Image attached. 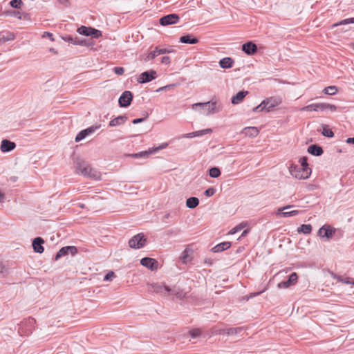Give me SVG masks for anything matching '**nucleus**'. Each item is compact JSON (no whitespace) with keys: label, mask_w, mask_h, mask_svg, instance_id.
Returning <instances> with one entry per match:
<instances>
[{"label":"nucleus","mask_w":354,"mask_h":354,"mask_svg":"<svg viewBox=\"0 0 354 354\" xmlns=\"http://www.w3.org/2000/svg\"><path fill=\"white\" fill-rule=\"evenodd\" d=\"M142 266L150 269L151 271L156 270L158 268V262L153 258L144 257L140 260Z\"/></svg>","instance_id":"nucleus-14"},{"label":"nucleus","mask_w":354,"mask_h":354,"mask_svg":"<svg viewBox=\"0 0 354 354\" xmlns=\"http://www.w3.org/2000/svg\"><path fill=\"white\" fill-rule=\"evenodd\" d=\"M158 54H159V55H162V54L169 53L171 52L170 50H169L166 48H160L158 47Z\"/></svg>","instance_id":"nucleus-57"},{"label":"nucleus","mask_w":354,"mask_h":354,"mask_svg":"<svg viewBox=\"0 0 354 354\" xmlns=\"http://www.w3.org/2000/svg\"><path fill=\"white\" fill-rule=\"evenodd\" d=\"M246 225V223H241L239 225H236L235 227L232 229L230 232V234H233L239 231H241L242 229H243Z\"/></svg>","instance_id":"nucleus-47"},{"label":"nucleus","mask_w":354,"mask_h":354,"mask_svg":"<svg viewBox=\"0 0 354 354\" xmlns=\"http://www.w3.org/2000/svg\"><path fill=\"white\" fill-rule=\"evenodd\" d=\"M281 100L277 97H269L262 101V105L266 107V111H270L272 108L278 106Z\"/></svg>","instance_id":"nucleus-16"},{"label":"nucleus","mask_w":354,"mask_h":354,"mask_svg":"<svg viewBox=\"0 0 354 354\" xmlns=\"http://www.w3.org/2000/svg\"><path fill=\"white\" fill-rule=\"evenodd\" d=\"M158 47H156L155 49L150 53H148L147 57L145 59V62L150 61L151 59H153L156 57L158 56L159 54H158Z\"/></svg>","instance_id":"nucleus-37"},{"label":"nucleus","mask_w":354,"mask_h":354,"mask_svg":"<svg viewBox=\"0 0 354 354\" xmlns=\"http://www.w3.org/2000/svg\"><path fill=\"white\" fill-rule=\"evenodd\" d=\"M100 127H101V124H95V125H93L91 127H89L88 128L85 129L84 130L86 132V135L88 136L93 133L96 130L100 129Z\"/></svg>","instance_id":"nucleus-41"},{"label":"nucleus","mask_w":354,"mask_h":354,"mask_svg":"<svg viewBox=\"0 0 354 354\" xmlns=\"http://www.w3.org/2000/svg\"><path fill=\"white\" fill-rule=\"evenodd\" d=\"M156 78V72L150 70L142 73L138 77V82L140 84H145L152 81Z\"/></svg>","instance_id":"nucleus-11"},{"label":"nucleus","mask_w":354,"mask_h":354,"mask_svg":"<svg viewBox=\"0 0 354 354\" xmlns=\"http://www.w3.org/2000/svg\"><path fill=\"white\" fill-rule=\"evenodd\" d=\"M336 230L328 225H324L318 230V235L329 239L333 237Z\"/></svg>","instance_id":"nucleus-13"},{"label":"nucleus","mask_w":354,"mask_h":354,"mask_svg":"<svg viewBox=\"0 0 354 354\" xmlns=\"http://www.w3.org/2000/svg\"><path fill=\"white\" fill-rule=\"evenodd\" d=\"M77 31L80 35L91 36L92 38L95 39L102 36V32L100 30L92 27H86L85 26H81L77 28Z\"/></svg>","instance_id":"nucleus-6"},{"label":"nucleus","mask_w":354,"mask_h":354,"mask_svg":"<svg viewBox=\"0 0 354 354\" xmlns=\"http://www.w3.org/2000/svg\"><path fill=\"white\" fill-rule=\"evenodd\" d=\"M180 259L183 263H187V262L190 261L192 259L191 257L188 254L187 250H185L183 252Z\"/></svg>","instance_id":"nucleus-38"},{"label":"nucleus","mask_w":354,"mask_h":354,"mask_svg":"<svg viewBox=\"0 0 354 354\" xmlns=\"http://www.w3.org/2000/svg\"><path fill=\"white\" fill-rule=\"evenodd\" d=\"M147 239L144 234L139 233L129 241V246L133 249H140L145 245Z\"/></svg>","instance_id":"nucleus-4"},{"label":"nucleus","mask_w":354,"mask_h":354,"mask_svg":"<svg viewBox=\"0 0 354 354\" xmlns=\"http://www.w3.org/2000/svg\"><path fill=\"white\" fill-rule=\"evenodd\" d=\"M171 294L175 295L176 298L182 300L186 298L187 292H185L182 289L179 288H174L171 289Z\"/></svg>","instance_id":"nucleus-27"},{"label":"nucleus","mask_w":354,"mask_h":354,"mask_svg":"<svg viewBox=\"0 0 354 354\" xmlns=\"http://www.w3.org/2000/svg\"><path fill=\"white\" fill-rule=\"evenodd\" d=\"M115 277V274L113 271L109 272L104 277V281H111L112 278Z\"/></svg>","instance_id":"nucleus-52"},{"label":"nucleus","mask_w":354,"mask_h":354,"mask_svg":"<svg viewBox=\"0 0 354 354\" xmlns=\"http://www.w3.org/2000/svg\"><path fill=\"white\" fill-rule=\"evenodd\" d=\"M291 285V283L288 281H283L280 283H278V288H289Z\"/></svg>","instance_id":"nucleus-49"},{"label":"nucleus","mask_w":354,"mask_h":354,"mask_svg":"<svg viewBox=\"0 0 354 354\" xmlns=\"http://www.w3.org/2000/svg\"><path fill=\"white\" fill-rule=\"evenodd\" d=\"M231 246V243L229 241L223 242L217 244L214 248H212V251L213 252H223Z\"/></svg>","instance_id":"nucleus-23"},{"label":"nucleus","mask_w":354,"mask_h":354,"mask_svg":"<svg viewBox=\"0 0 354 354\" xmlns=\"http://www.w3.org/2000/svg\"><path fill=\"white\" fill-rule=\"evenodd\" d=\"M16 147V144L9 140L4 139L1 143V151L2 152H9L12 151Z\"/></svg>","instance_id":"nucleus-18"},{"label":"nucleus","mask_w":354,"mask_h":354,"mask_svg":"<svg viewBox=\"0 0 354 354\" xmlns=\"http://www.w3.org/2000/svg\"><path fill=\"white\" fill-rule=\"evenodd\" d=\"M262 292H263V291H260V292L252 293V294H251L250 297H256L257 295H259Z\"/></svg>","instance_id":"nucleus-64"},{"label":"nucleus","mask_w":354,"mask_h":354,"mask_svg":"<svg viewBox=\"0 0 354 354\" xmlns=\"http://www.w3.org/2000/svg\"><path fill=\"white\" fill-rule=\"evenodd\" d=\"M199 204V200L198 198L192 196L189 197L186 201V205L187 207L190 209H194Z\"/></svg>","instance_id":"nucleus-29"},{"label":"nucleus","mask_w":354,"mask_h":354,"mask_svg":"<svg viewBox=\"0 0 354 354\" xmlns=\"http://www.w3.org/2000/svg\"><path fill=\"white\" fill-rule=\"evenodd\" d=\"M248 94V91H239L232 97L231 102L233 104H237L240 103Z\"/></svg>","instance_id":"nucleus-22"},{"label":"nucleus","mask_w":354,"mask_h":354,"mask_svg":"<svg viewBox=\"0 0 354 354\" xmlns=\"http://www.w3.org/2000/svg\"><path fill=\"white\" fill-rule=\"evenodd\" d=\"M183 137L188 138H192L196 137L195 131L186 133L183 136Z\"/></svg>","instance_id":"nucleus-58"},{"label":"nucleus","mask_w":354,"mask_h":354,"mask_svg":"<svg viewBox=\"0 0 354 354\" xmlns=\"http://www.w3.org/2000/svg\"><path fill=\"white\" fill-rule=\"evenodd\" d=\"M170 62V57L169 56H164L161 59V62L166 65L169 64Z\"/></svg>","instance_id":"nucleus-56"},{"label":"nucleus","mask_w":354,"mask_h":354,"mask_svg":"<svg viewBox=\"0 0 354 354\" xmlns=\"http://www.w3.org/2000/svg\"><path fill=\"white\" fill-rule=\"evenodd\" d=\"M10 5L14 8H21L23 1L21 0H11Z\"/></svg>","instance_id":"nucleus-44"},{"label":"nucleus","mask_w":354,"mask_h":354,"mask_svg":"<svg viewBox=\"0 0 354 354\" xmlns=\"http://www.w3.org/2000/svg\"><path fill=\"white\" fill-rule=\"evenodd\" d=\"M87 136L86 132L83 129L80 132L78 133V134L75 137V142H78L81 141L82 140L84 139Z\"/></svg>","instance_id":"nucleus-46"},{"label":"nucleus","mask_w":354,"mask_h":354,"mask_svg":"<svg viewBox=\"0 0 354 354\" xmlns=\"http://www.w3.org/2000/svg\"><path fill=\"white\" fill-rule=\"evenodd\" d=\"M322 133L323 136L328 138H333L334 136L333 131L331 129L327 128L326 127H323V131Z\"/></svg>","instance_id":"nucleus-42"},{"label":"nucleus","mask_w":354,"mask_h":354,"mask_svg":"<svg viewBox=\"0 0 354 354\" xmlns=\"http://www.w3.org/2000/svg\"><path fill=\"white\" fill-rule=\"evenodd\" d=\"M346 142L347 144H352L354 145V137L353 138H348L346 140Z\"/></svg>","instance_id":"nucleus-59"},{"label":"nucleus","mask_w":354,"mask_h":354,"mask_svg":"<svg viewBox=\"0 0 354 354\" xmlns=\"http://www.w3.org/2000/svg\"><path fill=\"white\" fill-rule=\"evenodd\" d=\"M4 201V194L0 191V203Z\"/></svg>","instance_id":"nucleus-63"},{"label":"nucleus","mask_w":354,"mask_h":354,"mask_svg":"<svg viewBox=\"0 0 354 354\" xmlns=\"http://www.w3.org/2000/svg\"><path fill=\"white\" fill-rule=\"evenodd\" d=\"M44 34H46L48 36V37H49L52 41L54 40V39L53 37V34L48 32H46Z\"/></svg>","instance_id":"nucleus-62"},{"label":"nucleus","mask_w":354,"mask_h":354,"mask_svg":"<svg viewBox=\"0 0 354 354\" xmlns=\"http://www.w3.org/2000/svg\"><path fill=\"white\" fill-rule=\"evenodd\" d=\"M76 170L82 175L89 178L100 180L101 179V174L100 171L92 168L87 162L77 159L76 161Z\"/></svg>","instance_id":"nucleus-2"},{"label":"nucleus","mask_w":354,"mask_h":354,"mask_svg":"<svg viewBox=\"0 0 354 354\" xmlns=\"http://www.w3.org/2000/svg\"><path fill=\"white\" fill-rule=\"evenodd\" d=\"M57 1L66 8H68L71 6L69 0H57Z\"/></svg>","instance_id":"nucleus-54"},{"label":"nucleus","mask_w":354,"mask_h":354,"mask_svg":"<svg viewBox=\"0 0 354 354\" xmlns=\"http://www.w3.org/2000/svg\"><path fill=\"white\" fill-rule=\"evenodd\" d=\"M180 42L183 44H196L198 42V39L192 35L187 34L180 37Z\"/></svg>","instance_id":"nucleus-19"},{"label":"nucleus","mask_w":354,"mask_h":354,"mask_svg":"<svg viewBox=\"0 0 354 354\" xmlns=\"http://www.w3.org/2000/svg\"><path fill=\"white\" fill-rule=\"evenodd\" d=\"M127 120V118L125 115H120L109 122L110 127H115L120 125L125 122Z\"/></svg>","instance_id":"nucleus-26"},{"label":"nucleus","mask_w":354,"mask_h":354,"mask_svg":"<svg viewBox=\"0 0 354 354\" xmlns=\"http://www.w3.org/2000/svg\"><path fill=\"white\" fill-rule=\"evenodd\" d=\"M323 92L326 95H333L337 92V88L335 86H329L326 87Z\"/></svg>","instance_id":"nucleus-35"},{"label":"nucleus","mask_w":354,"mask_h":354,"mask_svg":"<svg viewBox=\"0 0 354 354\" xmlns=\"http://www.w3.org/2000/svg\"><path fill=\"white\" fill-rule=\"evenodd\" d=\"M301 110L306 111H318V103L307 105L306 106L302 107Z\"/></svg>","instance_id":"nucleus-39"},{"label":"nucleus","mask_w":354,"mask_h":354,"mask_svg":"<svg viewBox=\"0 0 354 354\" xmlns=\"http://www.w3.org/2000/svg\"><path fill=\"white\" fill-rule=\"evenodd\" d=\"M209 175L212 178H218L221 176V172L218 167H211L209 171Z\"/></svg>","instance_id":"nucleus-33"},{"label":"nucleus","mask_w":354,"mask_h":354,"mask_svg":"<svg viewBox=\"0 0 354 354\" xmlns=\"http://www.w3.org/2000/svg\"><path fill=\"white\" fill-rule=\"evenodd\" d=\"M243 330V327H237V328H227L226 335H234L239 333Z\"/></svg>","instance_id":"nucleus-36"},{"label":"nucleus","mask_w":354,"mask_h":354,"mask_svg":"<svg viewBox=\"0 0 354 354\" xmlns=\"http://www.w3.org/2000/svg\"><path fill=\"white\" fill-rule=\"evenodd\" d=\"M233 59L229 57H224L219 61V66L222 68H230L233 66Z\"/></svg>","instance_id":"nucleus-24"},{"label":"nucleus","mask_w":354,"mask_h":354,"mask_svg":"<svg viewBox=\"0 0 354 354\" xmlns=\"http://www.w3.org/2000/svg\"><path fill=\"white\" fill-rule=\"evenodd\" d=\"M153 291L156 292V293H161L164 290L167 291V292H170L171 291V288H169L168 286H162V285L158 284V283L154 284L153 286Z\"/></svg>","instance_id":"nucleus-32"},{"label":"nucleus","mask_w":354,"mask_h":354,"mask_svg":"<svg viewBox=\"0 0 354 354\" xmlns=\"http://www.w3.org/2000/svg\"><path fill=\"white\" fill-rule=\"evenodd\" d=\"M180 20V17L177 14L171 13L162 17L159 19V23L161 26H165L171 24H177Z\"/></svg>","instance_id":"nucleus-9"},{"label":"nucleus","mask_w":354,"mask_h":354,"mask_svg":"<svg viewBox=\"0 0 354 354\" xmlns=\"http://www.w3.org/2000/svg\"><path fill=\"white\" fill-rule=\"evenodd\" d=\"M44 243V239L41 237H36L32 241V248L35 252L41 254L44 248L42 245V244Z\"/></svg>","instance_id":"nucleus-17"},{"label":"nucleus","mask_w":354,"mask_h":354,"mask_svg":"<svg viewBox=\"0 0 354 354\" xmlns=\"http://www.w3.org/2000/svg\"><path fill=\"white\" fill-rule=\"evenodd\" d=\"M35 319L30 317L22 321L19 324L18 329V332L20 335L28 336L31 334L33 329L35 328Z\"/></svg>","instance_id":"nucleus-3"},{"label":"nucleus","mask_w":354,"mask_h":354,"mask_svg":"<svg viewBox=\"0 0 354 354\" xmlns=\"http://www.w3.org/2000/svg\"><path fill=\"white\" fill-rule=\"evenodd\" d=\"M312 225L310 224H302L298 227L297 232L299 233H303L304 234H310L312 232Z\"/></svg>","instance_id":"nucleus-30"},{"label":"nucleus","mask_w":354,"mask_h":354,"mask_svg":"<svg viewBox=\"0 0 354 354\" xmlns=\"http://www.w3.org/2000/svg\"><path fill=\"white\" fill-rule=\"evenodd\" d=\"M337 109L336 106L327 103H318V111H324L329 110L330 111H335Z\"/></svg>","instance_id":"nucleus-28"},{"label":"nucleus","mask_w":354,"mask_h":354,"mask_svg":"<svg viewBox=\"0 0 354 354\" xmlns=\"http://www.w3.org/2000/svg\"><path fill=\"white\" fill-rule=\"evenodd\" d=\"M293 207V205H287V206H285V207H283L281 208H279L278 209L279 212H281V216L282 217H290V216H296L299 214V211L298 210H292V211H289V212H282L283 210H286V209H290Z\"/></svg>","instance_id":"nucleus-20"},{"label":"nucleus","mask_w":354,"mask_h":354,"mask_svg":"<svg viewBox=\"0 0 354 354\" xmlns=\"http://www.w3.org/2000/svg\"><path fill=\"white\" fill-rule=\"evenodd\" d=\"M113 70L115 72V73L118 75H122L124 73V68L123 67H120V66L114 67L113 68Z\"/></svg>","instance_id":"nucleus-51"},{"label":"nucleus","mask_w":354,"mask_h":354,"mask_svg":"<svg viewBox=\"0 0 354 354\" xmlns=\"http://www.w3.org/2000/svg\"><path fill=\"white\" fill-rule=\"evenodd\" d=\"M167 145H168L167 143H162L160 145H159L157 147L149 148L147 151H141V152L136 153H132V154H130L129 156L131 157H133L135 158H146L150 154H152L153 153L157 152L158 151H159L160 149H163L166 148L167 147Z\"/></svg>","instance_id":"nucleus-8"},{"label":"nucleus","mask_w":354,"mask_h":354,"mask_svg":"<svg viewBox=\"0 0 354 354\" xmlns=\"http://www.w3.org/2000/svg\"><path fill=\"white\" fill-rule=\"evenodd\" d=\"M308 152L313 156H319L323 154L324 150L318 145H311L308 148Z\"/></svg>","instance_id":"nucleus-21"},{"label":"nucleus","mask_w":354,"mask_h":354,"mask_svg":"<svg viewBox=\"0 0 354 354\" xmlns=\"http://www.w3.org/2000/svg\"><path fill=\"white\" fill-rule=\"evenodd\" d=\"M197 106L201 107V113L207 115L216 111V103L212 102H198L192 105V109H196Z\"/></svg>","instance_id":"nucleus-5"},{"label":"nucleus","mask_w":354,"mask_h":354,"mask_svg":"<svg viewBox=\"0 0 354 354\" xmlns=\"http://www.w3.org/2000/svg\"><path fill=\"white\" fill-rule=\"evenodd\" d=\"M243 133L247 136L255 137L259 134V130L257 127H248L243 129Z\"/></svg>","instance_id":"nucleus-25"},{"label":"nucleus","mask_w":354,"mask_h":354,"mask_svg":"<svg viewBox=\"0 0 354 354\" xmlns=\"http://www.w3.org/2000/svg\"><path fill=\"white\" fill-rule=\"evenodd\" d=\"M299 162L300 165L291 166L290 171L296 178L306 179L311 174V169L308 164V158L304 156L300 158Z\"/></svg>","instance_id":"nucleus-1"},{"label":"nucleus","mask_w":354,"mask_h":354,"mask_svg":"<svg viewBox=\"0 0 354 354\" xmlns=\"http://www.w3.org/2000/svg\"><path fill=\"white\" fill-rule=\"evenodd\" d=\"M174 85H167L162 87H160L158 91H167L168 88H169L171 86H173Z\"/></svg>","instance_id":"nucleus-60"},{"label":"nucleus","mask_w":354,"mask_h":354,"mask_svg":"<svg viewBox=\"0 0 354 354\" xmlns=\"http://www.w3.org/2000/svg\"><path fill=\"white\" fill-rule=\"evenodd\" d=\"M263 111H266V107H264V106L262 105V102L259 105L257 106L253 109L254 112H261Z\"/></svg>","instance_id":"nucleus-53"},{"label":"nucleus","mask_w":354,"mask_h":354,"mask_svg":"<svg viewBox=\"0 0 354 354\" xmlns=\"http://www.w3.org/2000/svg\"><path fill=\"white\" fill-rule=\"evenodd\" d=\"M212 132V129L208 128V129L195 131V135H196V137H198V136H204L205 134L211 133Z\"/></svg>","instance_id":"nucleus-43"},{"label":"nucleus","mask_w":354,"mask_h":354,"mask_svg":"<svg viewBox=\"0 0 354 354\" xmlns=\"http://www.w3.org/2000/svg\"><path fill=\"white\" fill-rule=\"evenodd\" d=\"M201 330L199 328H194L189 331V334L192 338H196L201 335Z\"/></svg>","instance_id":"nucleus-48"},{"label":"nucleus","mask_w":354,"mask_h":354,"mask_svg":"<svg viewBox=\"0 0 354 354\" xmlns=\"http://www.w3.org/2000/svg\"><path fill=\"white\" fill-rule=\"evenodd\" d=\"M298 275L296 272H292L288 277V281L291 283V285H294L297 282Z\"/></svg>","instance_id":"nucleus-45"},{"label":"nucleus","mask_w":354,"mask_h":354,"mask_svg":"<svg viewBox=\"0 0 354 354\" xmlns=\"http://www.w3.org/2000/svg\"><path fill=\"white\" fill-rule=\"evenodd\" d=\"M215 192L216 189L214 187H209L205 191L204 194L206 196L209 197L213 196Z\"/></svg>","instance_id":"nucleus-50"},{"label":"nucleus","mask_w":354,"mask_h":354,"mask_svg":"<svg viewBox=\"0 0 354 354\" xmlns=\"http://www.w3.org/2000/svg\"><path fill=\"white\" fill-rule=\"evenodd\" d=\"M350 24H354V17L348 18L343 19L337 23H335L332 25V28L337 27L342 25H348Z\"/></svg>","instance_id":"nucleus-34"},{"label":"nucleus","mask_w":354,"mask_h":354,"mask_svg":"<svg viewBox=\"0 0 354 354\" xmlns=\"http://www.w3.org/2000/svg\"><path fill=\"white\" fill-rule=\"evenodd\" d=\"M133 100V94L129 91H124L118 100V103L120 107H128Z\"/></svg>","instance_id":"nucleus-10"},{"label":"nucleus","mask_w":354,"mask_h":354,"mask_svg":"<svg viewBox=\"0 0 354 354\" xmlns=\"http://www.w3.org/2000/svg\"><path fill=\"white\" fill-rule=\"evenodd\" d=\"M62 39L66 42L82 46H91L94 44L91 39H80L77 37H73L71 35H66L62 37Z\"/></svg>","instance_id":"nucleus-7"},{"label":"nucleus","mask_w":354,"mask_h":354,"mask_svg":"<svg viewBox=\"0 0 354 354\" xmlns=\"http://www.w3.org/2000/svg\"><path fill=\"white\" fill-rule=\"evenodd\" d=\"M12 15L15 17H17L19 19H21L20 13L18 11H12Z\"/></svg>","instance_id":"nucleus-61"},{"label":"nucleus","mask_w":354,"mask_h":354,"mask_svg":"<svg viewBox=\"0 0 354 354\" xmlns=\"http://www.w3.org/2000/svg\"><path fill=\"white\" fill-rule=\"evenodd\" d=\"M15 35L12 32L0 33V41L3 42L14 40Z\"/></svg>","instance_id":"nucleus-31"},{"label":"nucleus","mask_w":354,"mask_h":354,"mask_svg":"<svg viewBox=\"0 0 354 354\" xmlns=\"http://www.w3.org/2000/svg\"><path fill=\"white\" fill-rule=\"evenodd\" d=\"M227 328H220L218 327H214L212 330V333L214 335H226Z\"/></svg>","instance_id":"nucleus-40"},{"label":"nucleus","mask_w":354,"mask_h":354,"mask_svg":"<svg viewBox=\"0 0 354 354\" xmlns=\"http://www.w3.org/2000/svg\"><path fill=\"white\" fill-rule=\"evenodd\" d=\"M77 253V249L75 246H64L62 247L56 254L55 260H58L62 257L66 256L68 254L74 255Z\"/></svg>","instance_id":"nucleus-12"},{"label":"nucleus","mask_w":354,"mask_h":354,"mask_svg":"<svg viewBox=\"0 0 354 354\" xmlns=\"http://www.w3.org/2000/svg\"><path fill=\"white\" fill-rule=\"evenodd\" d=\"M148 117V113H146V116L145 118H136V119H134L132 122L133 124H138V123H140L142 122H143Z\"/></svg>","instance_id":"nucleus-55"},{"label":"nucleus","mask_w":354,"mask_h":354,"mask_svg":"<svg viewBox=\"0 0 354 354\" xmlns=\"http://www.w3.org/2000/svg\"><path fill=\"white\" fill-rule=\"evenodd\" d=\"M241 49L248 55H253L258 50L257 44H255L253 41H251L243 44L242 45Z\"/></svg>","instance_id":"nucleus-15"}]
</instances>
